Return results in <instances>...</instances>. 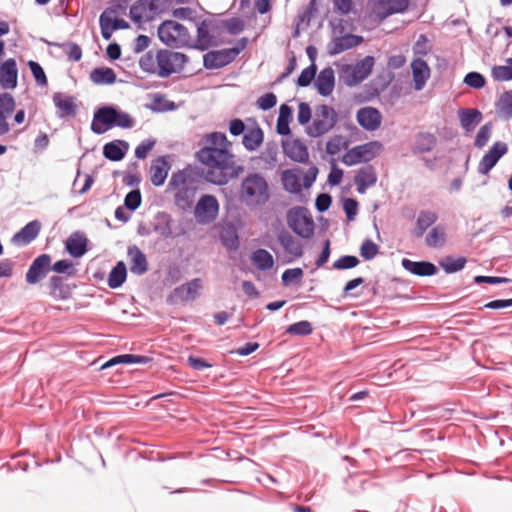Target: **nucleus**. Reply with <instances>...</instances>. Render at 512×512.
<instances>
[{"label":"nucleus","instance_id":"f257e3e1","mask_svg":"<svg viewBox=\"0 0 512 512\" xmlns=\"http://www.w3.org/2000/svg\"><path fill=\"white\" fill-rule=\"evenodd\" d=\"M207 145L195 154L196 159L207 167L205 180L211 184L222 186L229 180L237 178L243 171L242 165H236L233 155L227 148L230 144L224 133L212 132L204 136Z\"/></svg>","mask_w":512,"mask_h":512},{"label":"nucleus","instance_id":"f03ea898","mask_svg":"<svg viewBox=\"0 0 512 512\" xmlns=\"http://www.w3.org/2000/svg\"><path fill=\"white\" fill-rule=\"evenodd\" d=\"M189 62V57L182 52L170 49L147 51L139 59V68L150 75L160 78H169L171 75L181 73Z\"/></svg>","mask_w":512,"mask_h":512},{"label":"nucleus","instance_id":"7ed1b4c3","mask_svg":"<svg viewBox=\"0 0 512 512\" xmlns=\"http://www.w3.org/2000/svg\"><path fill=\"white\" fill-rule=\"evenodd\" d=\"M199 172L190 166L172 173L167 185V191H174V204L182 212L193 208L197 187L193 185Z\"/></svg>","mask_w":512,"mask_h":512},{"label":"nucleus","instance_id":"20e7f679","mask_svg":"<svg viewBox=\"0 0 512 512\" xmlns=\"http://www.w3.org/2000/svg\"><path fill=\"white\" fill-rule=\"evenodd\" d=\"M157 35L159 40L170 48H191V36L187 27L176 21L162 22L157 29Z\"/></svg>","mask_w":512,"mask_h":512},{"label":"nucleus","instance_id":"39448f33","mask_svg":"<svg viewBox=\"0 0 512 512\" xmlns=\"http://www.w3.org/2000/svg\"><path fill=\"white\" fill-rule=\"evenodd\" d=\"M241 199L247 205H261L268 201V183L258 173L249 174L241 184Z\"/></svg>","mask_w":512,"mask_h":512},{"label":"nucleus","instance_id":"423d86ee","mask_svg":"<svg viewBox=\"0 0 512 512\" xmlns=\"http://www.w3.org/2000/svg\"><path fill=\"white\" fill-rule=\"evenodd\" d=\"M338 122V114L335 109L327 104L318 105L315 108V118L311 125L305 129L311 138L320 137L328 133Z\"/></svg>","mask_w":512,"mask_h":512},{"label":"nucleus","instance_id":"0eeeda50","mask_svg":"<svg viewBox=\"0 0 512 512\" xmlns=\"http://www.w3.org/2000/svg\"><path fill=\"white\" fill-rule=\"evenodd\" d=\"M288 227L299 237L309 239L315 230L314 220L306 207L295 206L286 214Z\"/></svg>","mask_w":512,"mask_h":512},{"label":"nucleus","instance_id":"6e6552de","mask_svg":"<svg viewBox=\"0 0 512 512\" xmlns=\"http://www.w3.org/2000/svg\"><path fill=\"white\" fill-rule=\"evenodd\" d=\"M375 59L371 55L365 56L356 64H345L339 70V79L348 87H354L366 79L372 72Z\"/></svg>","mask_w":512,"mask_h":512},{"label":"nucleus","instance_id":"1a4fd4ad","mask_svg":"<svg viewBox=\"0 0 512 512\" xmlns=\"http://www.w3.org/2000/svg\"><path fill=\"white\" fill-rule=\"evenodd\" d=\"M220 205L216 196L203 194L193 208L194 217L197 223L208 225L214 222L219 215Z\"/></svg>","mask_w":512,"mask_h":512},{"label":"nucleus","instance_id":"9d476101","mask_svg":"<svg viewBox=\"0 0 512 512\" xmlns=\"http://www.w3.org/2000/svg\"><path fill=\"white\" fill-rule=\"evenodd\" d=\"M383 145L378 141L357 145L346 152L342 162L346 166H353L361 162H369L382 150Z\"/></svg>","mask_w":512,"mask_h":512},{"label":"nucleus","instance_id":"9b49d317","mask_svg":"<svg viewBox=\"0 0 512 512\" xmlns=\"http://www.w3.org/2000/svg\"><path fill=\"white\" fill-rule=\"evenodd\" d=\"M116 105H103L98 107L93 114L90 129L94 134H104L109 129L115 127Z\"/></svg>","mask_w":512,"mask_h":512},{"label":"nucleus","instance_id":"f8f14e48","mask_svg":"<svg viewBox=\"0 0 512 512\" xmlns=\"http://www.w3.org/2000/svg\"><path fill=\"white\" fill-rule=\"evenodd\" d=\"M159 3L165 2H134L130 6L129 17L136 24L150 22L161 12Z\"/></svg>","mask_w":512,"mask_h":512},{"label":"nucleus","instance_id":"ddd939ff","mask_svg":"<svg viewBox=\"0 0 512 512\" xmlns=\"http://www.w3.org/2000/svg\"><path fill=\"white\" fill-rule=\"evenodd\" d=\"M52 257L49 254L38 255L30 264L25 275V280L29 285H35L43 280L51 271Z\"/></svg>","mask_w":512,"mask_h":512},{"label":"nucleus","instance_id":"4468645a","mask_svg":"<svg viewBox=\"0 0 512 512\" xmlns=\"http://www.w3.org/2000/svg\"><path fill=\"white\" fill-rule=\"evenodd\" d=\"M507 152L508 145L505 142H495L479 161L477 167L478 173L487 175Z\"/></svg>","mask_w":512,"mask_h":512},{"label":"nucleus","instance_id":"2eb2a0df","mask_svg":"<svg viewBox=\"0 0 512 512\" xmlns=\"http://www.w3.org/2000/svg\"><path fill=\"white\" fill-rule=\"evenodd\" d=\"M201 288V279H192L191 281L174 288L169 294L167 302L170 304H177L179 302L192 301L198 297L199 290Z\"/></svg>","mask_w":512,"mask_h":512},{"label":"nucleus","instance_id":"dca6fc26","mask_svg":"<svg viewBox=\"0 0 512 512\" xmlns=\"http://www.w3.org/2000/svg\"><path fill=\"white\" fill-rule=\"evenodd\" d=\"M56 108V117L60 120L74 118L78 113V105L75 98L62 92H56L52 96Z\"/></svg>","mask_w":512,"mask_h":512},{"label":"nucleus","instance_id":"f3484780","mask_svg":"<svg viewBox=\"0 0 512 512\" xmlns=\"http://www.w3.org/2000/svg\"><path fill=\"white\" fill-rule=\"evenodd\" d=\"M48 294L56 301H66L72 297L75 284H68L64 277L60 275H52L47 283Z\"/></svg>","mask_w":512,"mask_h":512},{"label":"nucleus","instance_id":"a211bd4d","mask_svg":"<svg viewBox=\"0 0 512 512\" xmlns=\"http://www.w3.org/2000/svg\"><path fill=\"white\" fill-rule=\"evenodd\" d=\"M230 48L211 50L203 55V67L207 70L221 69L235 60Z\"/></svg>","mask_w":512,"mask_h":512},{"label":"nucleus","instance_id":"6ab92c4d","mask_svg":"<svg viewBox=\"0 0 512 512\" xmlns=\"http://www.w3.org/2000/svg\"><path fill=\"white\" fill-rule=\"evenodd\" d=\"M18 85V68L14 58L0 64V86L3 89H15Z\"/></svg>","mask_w":512,"mask_h":512},{"label":"nucleus","instance_id":"aec40b11","mask_svg":"<svg viewBox=\"0 0 512 512\" xmlns=\"http://www.w3.org/2000/svg\"><path fill=\"white\" fill-rule=\"evenodd\" d=\"M127 256L129 258L130 272L132 274L142 276L148 272L149 263L147 257L137 245L128 246Z\"/></svg>","mask_w":512,"mask_h":512},{"label":"nucleus","instance_id":"412c9836","mask_svg":"<svg viewBox=\"0 0 512 512\" xmlns=\"http://www.w3.org/2000/svg\"><path fill=\"white\" fill-rule=\"evenodd\" d=\"M356 119L363 129L374 131L380 127L382 115L377 108L368 106L357 111Z\"/></svg>","mask_w":512,"mask_h":512},{"label":"nucleus","instance_id":"4be33fe9","mask_svg":"<svg viewBox=\"0 0 512 512\" xmlns=\"http://www.w3.org/2000/svg\"><path fill=\"white\" fill-rule=\"evenodd\" d=\"M284 154L294 162L306 163L309 159L307 146L299 139L282 140Z\"/></svg>","mask_w":512,"mask_h":512},{"label":"nucleus","instance_id":"5701e85b","mask_svg":"<svg viewBox=\"0 0 512 512\" xmlns=\"http://www.w3.org/2000/svg\"><path fill=\"white\" fill-rule=\"evenodd\" d=\"M88 238L83 232H73L65 241V249L74 258H80L88 251Z\"/></svg>","mask_w":512,"mask_h":512},{"label":"nucleus","instance_id":"b1692460","mask_svg":"<svg viewBox=\"0 0 512 512\" xmlns=\"http://www.w3.org/2000/svg\"><path fill=\"white\" fill-rule=\"evenodd\" d=\"M363 37L360 35H354L351 33L335 38L328 45V53L330 55H337L346 50L354 48L363 42Z\"/></svg>","mask_w":512,"mask_h":512},{"label":"nucleus","instance_id":"393cba45","mask_svg":"<svg viewBox=\"0 0 512 512\" xmlns=\"http://www.w3.org/2000/svg\"><path fill=\"white\" fill-rule=\"evenodd\" d=\"M438 218L437 212L433 210H420L411 234L417 239L422 238L427 229L434 226Z\"/></svg>","mask_w":512,"mask_h":512},{"label":"nucleus","instance_id":"a878e982","mask_svg":"<svg viewBox=\"0 0 512 512\" xmlns=\"http://www.w3.org/2000/svg\"><path fill=\"white\" fill-rule=\"evenodd\" d=\"M401 264L406 271L420 277L433 276L438 272L437 266L430 261H413L403 258Z\"/></svg>","mask_w":512,"mask_h":512},{"label":"nucleus","instance_id":"bb28decb","mask_svg":"<svg viewBox=\"0 0 512 512\" xmlns=\"http://www.w3.org/2000/svg\"><path fill=\"white\" fill-rule=\"evenodd\" d=\"M213 43L214 35L208 25V19H204L197 23V39L195 43L191 41V49L205 51L212 46Z\"/></svg>","mask_w":512,"mask_h":512},{"label":"nucleus","instance_id":"cd10ccee","mask_svg":"<svg viewBox=\"0 0 512 512\" xmlns=\"http://www.w3.org/2000/svg\"><path fill=\"white\" fill-rule=\"evenodd\" d=\"M170 168L171 164L167 156H160L153 161L150 168L152 184L156 187L162 186L167 179Z\"/></svg>","mask_w":512,"mask_h":512},{"label":"nucleus","instance_id":"c85d7f7f","mask_svg":"<svg viewBox=\"0 0 512 512\" xmlns=\"http://www.w3.org/2000/svg\"><path fill=\"white\" fill-rule=\"evenodd\" d=\"M129 144L125 140H113L103 146V156L113 162L121 161L127 154Z\"/></svg>","mask_w":512,"mask_h":512},{"label":"nucleus","instance_id":"c756f323","mask_svg":"<svg viewBox=\"0 0 512 512\" xmlns=\"http://www.w3.org/2000/svg\"><path fill=\"white\" fill-rule=\"evenodd\" d=\"M335 86V75L331 67L322 69L317 75L315 87L319 95L327 97L331 95Z\"/></svg>","mask_w":512,"mask_h":512},{"label":"nucleus","instance_id":"7c9ffc66","mask_svg":"<svg viewBox=\"0 0 512 512\" xmlns=\"http://www.w3.org/2000/svg\"><path fill=\"white\" fill-rule=\"evenodd\" d=\"M41 229V224L38 220H33L27 223L19 232H17L12 242L15 245H28L38 236Z\"/></svg>","mask_w":512,"mask_h":512},{"label":"nucleus","instance_id":"2f4dec72","mask_svg":"<svg viewBox=\"0 0 512 512\" xmlns=\"http://www.w3.org/2000/svg\"><path fill=\"white\" fill-rule=\"evenodd\" d=\"M414 88L421 90L430 76V68L427 62L421 58L414 59L411 63Z\"/></svg>","mask_w":512,"mask_h":512},{"label":"nucleus","instance_id":"473e14b6","mask_svg":"<svg viewBox=\"0 0 512 512\" xmlns=\"http://www.w3.org/2000/svg\"><path fill=\"white\" fill-rule=\"evenodd\" d=\"M117 4L111 7L106 8L102 13L106 14V19L108 20V24L112 27L114 31L126 29L129 27L128 22L124 19L116 16L119 12L125 10L128 7L129 2H116Z\"/></svg>","mask_w":512,"mask_h":512},{"label":"nucleus","instance_id":"72a5a7b5","mask_svg":"<svg viewBox=\"0 0 512 512\" xmlns=\"http://www.w3.org/2000/svg\"><path fill=\"white\" fill-rule=\"evenodd\" d=\"M437 144V138L430 132H419L415 135V141L412 146L413 154H422L431 152Z\"/></svg>","mask_w":512,"mask_h":512},{"label":"nucleus","instance_id":"f704fd0d","mask_svg":"<svg viewBox=\"0 0 512 512\" xmlns=\"http://www.w3.org/2000/svg\"><path fill=\"white\" fill-rule=\"evenodd\" d=\"M300 170L286 169L281 173V181L285 191L300 194L302 191Z\"/></svg>","mask_w":512,"mask_h":512},{"label":"nucleus","instance_id":"c9c22d12","mask_svg":"<svg viewBox=\"0 0 512 512\" xmlns=\"http://www.w3.org/2000/svg\"><path fill=\"white\" fill-rule=\"evenodd\" d=\"M458 116L461 127L467 133L472 132L483 118L478 109H459Z\"/></svg>","mask_w":512,"mask_h":512},{"label":"nucleus","instance_id":"e433bc0d","mask_svg":"<svg viewBox=\"0 0 512 512\" xmlns=\"http://www.w3.org/2000/svg\"><path fill=\"white\" fill-rule=\"evenodd\" d=\"M127 279V267L124 261H118L111 269L107 279V285L111 289L120 288Z\"/></svg>","mask_w":512,"mask_h":512},{"label":"nucleus","instance_id":"4c0bfd02","mask_svg":"<svg viewBox=\"0 0 512 512\" xmlns=\"http://www.w3.org/2000/svg\"><path fill=\"white\" fill-rule=\"evenodd\" d=\"M90 80L97 85H112L116 82L117 75L110 67H97L91 71Z\"/></svg>","mask_w":512,"mask_h":512},{"label":"nucleus","instance_id":"58836bf2","mask_svg":"<svg viewBox=\"0 0 512 512\" xmlns=\"http://www.w3.org/2000/svg\"><path fill=\"white\" fill-rule=\"evenodd\" d=\"M495 113L503 120L512 118V90L505 91L495 102Z\"/></svg>","mask_w":512,"mask_h":512},{"label":"nucleus","instance_id":"ea45409f","mask_svg":"<svg viewBox=\"0 0 512 512\" xmlns=\"http://www.w3.org/2000/svg\"><path fill=\"white\" fill-rule=\"evenodd\" d=\"M277 239L287 253L293 255L296 258H299L303 255L302 245L296 241L295 238L287 231L280 232L277 236Z\"/></svg>","mask_w":512,"mask_h":512},{"label":"nucleus","instance_id":"a19ab883","mask_svg":"<svg viewBox=\"0 0 512 512\" xmlns=\"http://www.w3.org/2000/svg\"><path fill=\"white\" fill-rule=\"evenodd\" d=\"M263 139L264 132L257 125L256 127L244 133L242 138V144L247 151H255L263 143Z\"/></svg>","mask_w":512,"mask_h":512},{"label":"nucleus","instance_id":"79ce46f5","mask_svg":"<svg viewBox=\"0 0 512 512\" xmlns=\"http://www.w3.org/2000/svg\"><path fill=\"white\" fill-rule=\"evenodd\" d=\"M445 243L446 232L445 227L442 225L433 226L425 237V244L429 248H441L445 245Z\"/></svg>","mask_w":512,"mask_h":512},{"label":"nucleus","instance_id":"37998d69","mask_svg":"<svg viewBox=\"0 0 512 512\" xmlns=\"http://www.w3.org/2000/svg\"><path fill=\"white\" fill-rule=\"evenodd\" d=\"M156 223L153 226L154 232L159 234L163 238H169L172 236V218L165 212H159L156 215Z\"/></svg>","mask_w":512,"mask_h":512},{"label":"nucleus","instance_id":"c03bdc74","mask_svg":"<svg viewBox=\"0 0 512 512\" xmlns=\"http://www.w3.org/2000/svg\"><path fill=\"white\" fill-rule=\"evenodd\" d=\"M252 263L261 271L269 270L274 265L273 256L265 249L259 248L251 255Z\"/></svg>","mask_w":512,"mask_h":512},{"label":"nucleus","instance_id":"a18cd8bd","mask_svg":"<svg viewBox=\"0 0 512 512\" xmlns=\"http://www.w3.org/2000/svg\"><path fill=\"white\" fill-rule=\"evenodd\" d=\"M466 262H467V260L463 256L454 258L453 256L448 255L439 261V266L447 274H453V273L461 271L465 267Z\"/></svg>","mask_w":512,"mask_h":512},{"label":"nucleus","instance_id":"49530a36","mask_svg":"<svg viewBox=\"0 0 512 512\" xmlns=\"http://www.w3.org/2000/svg\"><path fill=\"white\" fill-rule=\"evenodd\" d=\"M382 11L378 13L380 20H384L386 17L395 14L403 13L409 8L410 2H377Z\"/></svg>","mask_w":512,"mask_h":512},{"label":"nucleus","instance_id":"de8ad7c7","mask_svg":"<svg viewBox=\"0 0 512 512\" xmlns=\"http://www.w3.org/2000/svg\"><path fill=\"white\" fill-rule=\"evenodd\" d=\"M221 244L229 251H236L239 248V237L235 229H225L220 234Z\"/></svg>","mask_w":512,"mask_h":512},{"label":"nucleus","instance_id":"09e8293b","mask_svg":"<svg viewBox=\"0 0 512 512\" xmlns=\"http://www.w3.org/2000/svg\"><path fill=\"white\" fill-rule=\"evenodd\" d=\"M355 182H365L369 186H374L377 182V174L372 165L361 167L354 178Z\"/></svg>","mask_w":512,"mask_h":512},{"label":"nucleus","instance_id":"8fccbe9b","mask_svg":"<svg viewBox=\"0 0 512 512\" xmlns=\"http://www.w3.org/2000/svg\"><path fill=\"white\" fill-rule=\"evenodd\" d=\"M52 45L62 48L70 61L78 62L82 58V49L77 43L68 41L61 44L53 43Z\"/></svg>","mask_w":512,"mask_h":512},{"label":"nucleus","instance_id":"3c124183","mask_svg":"<svg viewBox=\"0 0 512 512\" xmlns=\"http://www.w3.org/2000/svg\"><path fill=\"white\" fill-rule=\"evenodd\" d=\"M366 483L367 481L361 477L349 476L345 480V489L349 494L357 496L364 491Z\"/></svg>","mask_w":512,"mask_h":512},{"label":"nucleus","instance_id":"603ef678","mask_svg":"<svg viewBox=\"0 0 512 512\" xmlns=\"http://www.w3.org/2000/svg\"><path fill=\"white\" fill-rule=\"evenodd\" d=\"M36 84L40 87H46L48 85V79L42 66L34 60H29L27 63Z\"/></svg>","mask_w":512,"mask_h":512},{"label":"nucleus","instance_id":"864d4df0","mask_svg":"<svg viewBox=\"0 0 512 512\" xmlns=\"http://www.w3.org/2000/svg\"><path fill=\"white\" fill-rule=\"evenodd\" d=\"M51 271L57 274H65L68 277L74 276L77 272L73 262L69 259L58 260L51 263Z\"/></svg>","mask_w":512,"mask_h":512},{"label":"nucleus","instance_id":"5fc2aeb1","mask_svg":"<svg viewBox=\"0 0 512 512\" xmlns=\"http://www.w3.org/2000/svg\"><path fill=\"white\" fill-rule=\"evenodd\" d=\"M312 324L307 320H301L289 325L286 332L290 335L308 336L312 333Z\"/></svg>","mask_w":512,"mask_h":512},{"label":"nucleus","instance_id":"6e6d98bb","mask_svg":"<svg viewBox=\"0 0 512 512\" xmlns=\"http://www.w3.org/2000/svg\"><path fill=\"white\" fill-rule=\"evenodd\" d=\"M142 203V195L139 188L129 191L124 198V207L130 211H136Z\"/></svg>","mask_w":512,"mask_h":512},{"label":"nucleus","instance_id":"4d7b16f0","mask_svg":"<svg viewBox=\"0 0 512 512\" xmlns=\"http://www.w3.org/2000/svg\"><path fill=\"white\" fill-rule=\"evenodd\" d=\"M492 123L487 122L478 130L475 140L474 146L477 148H483L489 141L492 134Z\"/></svg>","mask_w":512,"mask_h":512},{"label":"nucleus","instance_id":"13d9d810","mask_svg":"<svg viewBox=\"0 0 512 512\" xmlns=\"http://www.w3.org/2000/svg\"><path fill=\"white\" fill-rule=\"evenodd\" d=\"M491 75L495 81H511L512 65H495L491 69Z\"/></svg>","mask_w":512,"mask_h":512},{"label":"nucleus","instance_id":"bf43d9fd","mask_svg":"<svg viewBox=\"0 0 512 512\" xmlns=\"http://www.w3.org/2000/svg\"><path fill=\"white\" fill-rule=\"evenodd\" d=\"M317 72L316 64H310L303 69L297 78V85L299 87H308L314 80Z\"/></svg>","mask_w":512,"mask_h":512},{"label":"nucleus","instance_id":"052dcab7","mask_svg":"<svg viewBox=\"0 0 512 512\" xmlns=\"http://www.w3.org/2000/svg\"><path fill=\"white\" fill-rule=\"evenodd\" d=\"M379 253V246L374 243L371 239H366L360 246V255L366 260H372Z\"/></svg>","mask_w":512,"mask_h":512},{"label":"nucleus","instance_id":"680f3d73","mask_svg":"<svg viewBox=\"0 0 512 512\" xmlns=\"http://www.w3.org/2000/svg\"><path fill=\"white\" fill-rule=\"evenodd\" d=\"M224 26L226 28V32L229 35L235 36L244 31L245 22L240 17H231V18L225 19Z\"/></svg>","mask_w":512,"mask_h":512},{"label":"nucleus","instance_id":"e2e57ef3","mask_svg":"<svg viewBox=\"0 0 512 512\" xmlns=\"http://www.w3.org/2000/svg\"><path fill=\"white\" fill-rule=\"evenodd\" d=\"M360 263L358 257L354 255H343L333 263V268L337 270H348L355 268Z\"/></svg>","mask_w":512,"mask_h":512},{"label":"nucleus","instance_id":"0e129e2a","mask_svg":"<svg viewBox=\"0 0 512 512\" xmlns=\"http://www.w3.org/2000/svg\"><path fill=\"white\" fill-rule=\"evenodd\" d=\"M134 125V118L129 113L122 111L117 107V113L115 114V127L131 129Z\"/></svg>","mask_w":512,"mask_h":512},{"label":"nucleus","instance_id":"69168bd1","mask_svg":"<svg viewBox=\"0 0 512 512\" xmlns=\"http://www.w3.org/2000/svg\"><path fill=\"white\" fill-rule=\"evenodd\" d=\"M463 82L471 88L481 89L485 86L486 79L481 73L472 71L465 75Z\"/></svg>","mask_w":512,"mask_h":512},{"label":"nucleus","instance_id":"338daca9","mask_svg":"<svg viewBox=\"0 0 512 512\" xmlns=\"http://www.w3.org/2000/svg\"><path fill=\"white\" fill-rule=\"evenodd\" d=\"M303 270L299 267L286 269L281 276L283 285L287 286L291 283H298L303 277Z\"/></svg>","mask_w":512,"mask_h":512},{"label":"nucleus","instance_id":"774afa93","mask_svg":"<svg viewBox=\"0 0 512 512\" xmlns=\"http://www.w3.org/2000/svg\"><path fill=\"white\" fill-rule=\"evenodd\" d=\"M15 106V99L10 93L3 92L0 94V111L6 116L9 117L13 113Z\"/></svg>","mask_w":512,"mask_h":512}]
</instances>
